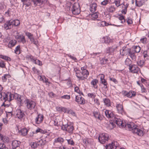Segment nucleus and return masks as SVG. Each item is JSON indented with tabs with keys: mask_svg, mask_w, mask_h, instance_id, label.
Segmentation results:
<instances>
[{
	"mask_svg": "<svg viewBox=\"0 0 149 149\" xmlns=\"http://www.w3.org/2000/svg\"><path fill=\"white\" fill-rule=\"evenodd\" d=\"M127 126L128 130L132 131L134 134H136L139 136L143 135V132L142 130L137 128L136 125H135L133 123L130 122L127 123Z\"/></svg>",
	"mask_w": 149,
	"mask_h": 149,
	"instance_id": "1",
	"label": "nucleus"
},
{
	"mask_svg": "<svg viewBox=\"0 0 149 149\" xmlns=\"http://www.w3.org/2000/svg\"><path fill=\"white\" fill-rule=\"evenodd\" d=\"M61 129L63 131H65L68 132L72 133L74 130L73 125L70 122H68L66 124H63L61 126Z\"/></svg>",
	"mask_w": 149,
	"mask_h": 149,
	"instance_id": "2",
	"label": "nucleus"
},
{
	"mask_svg": "<svg viewBox=\"0 0 149 149\" xmlns=\"http://www.w3.org/2000/svg\"><path fill=\"white\" fill-rule=\"evenodd\" d=\"M71 11L74 15H78L80 12V5L78 3H75L72 5Z\"/></svg>",
	"mask_w": 149,
	"mask_h": 149,
	"instance_id": "3",
	"label": "nucleus"
},
{
	"mask_svg": "<svg viewBox=\"0 0 149 149\" xmlns=\"http://www.w3.org/2000/svg\"><path fill=\"white\" fill-rule=\"evenodd\" d=\"M109 136L107 133H102L99 135L98 140L101 143H104L106 141H107L109 139Z\"/></svg>",
	"mask_w": 149,
	"mask_h": 149,
	"instance_id": "4",
	"label": "nucleus"
},
{
	"mask_svg": "<svg viewBox=\"0 0 149 149\" xmlns=\"http://www.w3.org/2000/svg\"><path fill=\"white\" fill-rule=\"evenodd\" d=\"M25 103L26 104L27 108L31 110L33 109L36 106L35 102L29 99L25 100Z\"/></svg>",
	"mask_w": 149,
	"mask_h": 149,
	"instance_id": "5",
	"label": "nucleus"
},
{
	"mask_svg": "<svg viewBox=\"0 0 149 149\" xmlns=\"http://www.w3.org/2000/svg\"><path fill=\"white\" fill-rule=\"evenodd\" d=\"M1 95L2 98H3V100H5L6 102V100H8V96L9 94V96L10 97V101H11L12 99V96H13V95H12L11 93L9 92H7L5 93L3 92H1Z\"/></svg>",
	"mask_w": 149,
	"mask_h": 149,
	"instance_id": "6",
	"label": "nucleus"
},
{
	"mask_svg": "<svg viewBox=\"0 0 149 149\" xmlns=\"http://www.w3.org/2000/svg\"><path fill=\"white\" fill-rule=\"evenodd\" d=\"M15 38L18 42H21L23 44L26 42L24 36L22 34H18L15 36Z\"/></svg>",
	"mask_w": 149,
	"mask_h": 149,
	"instance_id": "7",
	"label": "nucleus"
},
{
	"mask_svg": "<svg viewBox=\"0 0 149 149\" xmlns=\"http://www.w3.org/2000/svg\"><path fill=\"white\" fill-rule=\"evenodd\" d=\"M131 49L130 48H127L126 47H124L120 50V54L122 55H129L130 53Z\"/></svg>",
	"mask_w": 149,
	"mask_h": 149,
	"instance_id": "8",
	"label": "nucleus"
},
{
	"mask_svg": "<svg viewBox=\"0 0 149 149\" xmlns=\"http://www.w3.org/2000/svg\"><path fill=\"white\" fill-rule=\"evenodd\" d=\"M129 69L130 72L133 73H137L139 70V68L135 65L130 66Z\"/></svg>",
	"mask_w": 149,
	"mask_h": 149,
	"instance_id": "9",
	"label": "nucleus"
},
{
	"mask_svg": "<svg viewBox=\"0 0 149 149\" xmlns=\"http://www.w3.org/2000/svg\"><path fill=\"white\" fill-rule=\"evenodd\" d=\"M117 144L116 142H112L111 143H109L107 145L105 146L106 149H116L117 146L116 145Z\"/></svg>",
	"mask_w": 149,
	"mask_h": 149,
	"instance_id": "10",
	"label": "nucleus"
},
{
	"mask_svg": "<svg viewBox=\"0 0 149 149\" xmlns=\"http://www.w3.org/2000/svg\"><path fill=\"white\" fill-rule=\"evenodd\" d=\"M75 101L79 104H84L85 103V100L80 95L76 96Z\"/></svg>",
	"mask_w": 149,
	"mask_h": 149,
	"instance_id": "11",
	"label": "nucleus"
},
{
	"mask_svg": "<svg viewBox=\"0 0 149 149\" xmlns=\"http://www.w3.org/2000/svg\"><path fill=\"white\" fill-rule=\"evenodd\" d=\"M11 20L7 21L4 24V27L6 30L11 29L13 27Z\"/></svg>",
	"mask_w": 149,
	"mask_h": 149,
	"instance_id": "12",
	"label": "nucleus"
},
{
	"mask_svg": "<svg viewBox=\"0 0 149 149\" xmlns=\"http://www.w3.org/2000/svg\"><path fill=\"white\" fill-rule=\"evenodd\" d=\"M3 106L4 107L7 108L6 111V113H11L13 111L12 108L11 107L10 104H5L4 103H3V104L1 105V106Z\"/></svg>",
	"mask_w": 149,
	"mask_h": 149,
	"instance_id": "13",
	"label": "nucleus"
},
{
	"mask_svg": "<svg viewBox=\"0 0 149 149\" xmlns=\"http://www.w3.org/2000/svg\"><path fill=\"white\" fill-rule=\"evenodd\" d=\"M15 98L17 100V102L20 104H23L24 102L25 101L24 100V97L19 95H17L16 97L15 96Z\"/></svg>",
	"mask_w": 149,
	"mask_h": 149,
	"instance_id": "14",
	"label": "nucleus"
},
{
	"mask_svg": "<svg viewBox=\"0 0 149 149\" xmlns=\"http://www.w3.org/2000/svg\"><path fill=\"white\" fill-rule=\"evenodd\" d=\"M43 116L41 114H38L35 119V122L37 124H39L42 122L43 119Z\"/></svg>",
	"mask_w": 149,
	"mask_h": 149,
	"instance_id": "15",
	"label": "nucleus"
},
{
	"mask_svg": "<svg viewBox=\"0 0 149 149\" xmlns=\"http://www.w3.org/2000/svg\"><path fill=\"white\" fill-rule=\"evenodd\" d=\"M97 5L95 3H93L90 5V10L91 12L92 13L95 11L97 7Z\"/></svg>",
	"mask_w": 149,
	"mask_h": 149,
	"instance_id": "16",
	"label": "nucleus"
},
{
	"mask_svg": "<svg viewBox=\"0 0 149 149\" xmlns=\"http://www.w3.org/2000/svg\"><path fill=\"white\" fill-rule=\"evenodd\" d=\"M104 75L103 74H102L100 77V82L104 85V87L105 88H107V83L106 80L104 79Z\"/></svg>",
	"mask_w": 149,
	"mask_h": 149,
	"instance_id": "17",
	"label": "nucleus"
},
{
	"mask_svg": "<svg viewBox=\"0 0 149 149\" xmlns=\"http://www.w3.org/2000/svg\"><path fill=\"white\" fill-rule=\"evenodd\" d=\"M105 113L106 117L109 118L113 117L114 115L113 113L111 111L107 110H105Z\"/></svg>",
	"mask_w": 149,
	"mask_h": 149,
	"instance_id": "18",
	"label": "nucleus"
},
{
	"mask_svg": "<svg viewBox=\"0 0 149 149\" xmlns=\"http://www.w3.org/2000/svg\"><path fill=\"white\" fill-rule=\"evenodd\" d=\"M20 142L17 140H15L13 141L12 143V146L13 148L15 149L16 148L18 147L19 146Z\"/></svg>",
	"mask_w": 149,
	"mask_h": 149,
	"instance_id": "19",
	"label": "nucleus"
},
{
	"mask_svg": "<svg viewBox=\"0 0 149 149\" xmlns=\"http://www.w3.org/2000/svg\"><path fill=\"white\" fill-rule=\"evenodd\" d=\"M24 114L22 111H21V110H18L17 111V114L16 116L19 119H21L23 118L24 116Z\"/></svg>",
	"mask_w": 149,
	"mask_h": 149,
	"instance_id": "20",
	"label": "nucleus"
},
{
	"mask_svg": "<svg viewBox=\"0 0 149 149\" xmlns=\"http://www.w3.org/2000/svg\"><path fill=\"white\" fill-rule=\"evenodd\" d=\"M76 76L79 79V80H84V77L82 76L80 70L75 71Z\"/></svg>",
	"mask_w": 149,
	"mask_h": 149,
	"instance_id": "21",
	"label": "nucleus"
},
{
	"mask_svg": "<svg viewBox=\"0 0 149 149\" xmlns=\"http://www.w3.org/2000/svg\"><path fill=\"white\" fill-rule=\"evenodd\" d=\"M81 74L82 76L84 77V80L86 79L89 75V72L87 70H83L82 71Z\"/></svg>",
	"mask_w": 149,
	"mask_h": 149,
	"instance_id": "22",
	"label": "nucleus"
},
{
	"mask_svg": "<svg viewBox=\"0 0 149 149\" xmlns=\"http://www.w3.org/2000/svg\"><path fill=\"white\" fill-rule=\"evenodd\" d=\"M116 107L118 112L120 113H122L123 112V109L122 105L120 104H117Z\"/></svg>",
	"mask_w": 149,
	"mask_h": 149,
	"instance_id": "23",
	"label": "nucleus"
},
{
	"mask_svg": "<svg viewBox=\"0 0 149 149\" xmlns=\"http://www.w3.org/2000/svg\"><path fill=\"white\" fill-rule=\"evenodd\" d=\"M122 121L121 119L118 118H117L114 117L113 120V122L119 126H120L122 123Z\"/></svg>",
	"mask_w": 149,
	"mask_h": 149,
	"instance_id": "24",
	"label": "nucleus"
},
{
	"mask_svg": "<svg viewBox=\"0 0 149 149\" xmlns=\"http://www.w3.org/2000/svg\"><path fill=\"white\" fill-rule=\"evenodd\" d=\"M17 43V41L15 40H10L8 44V47L11 48L14 46Z\"/></svg>",
	"mask_w": 149,
	"mask_h": 149,
	"instance_id": "25",
	"label": "nucleus"
},
{
	"mask_svg": "<svg viewBox=\"0 0 149 149\" xmlns=\"http://www.w3.org/2000/svg\"><path fill=\"white\" fill-rule=\"evenodd\" d=\"M93 114L95 118H97L100 120H102V117L100 115V113L99 112L95 111L93 112Z\"/></svg>",
	"mask_w": 149,
	"mask_h": 149,
	"instance_id": "26",
	"label": "nucleus"
},
{
	"mask_svg": "<svg viewBox=\"0 0 149 149\" xmlns=\"http://www.w3.org/2000/svg\"><path fill=\"white\" fill-rule=\"evenodd\" d=\"M103 100L105 104V105L109 107L111 104V102L110 100L108 98H104Z\"/></svg>",
	"mask_w": 149,
	"mask_h": 149,
	"instance_id": "27",
	"label": "nucleus"
},
{
	"mask_svg": "<svg viewBox=\"0 0 149 149\" xmlns=\"http://www.w3.org/2000/svg\"><path fill=\"white\" fill-rule=\"evenodd\" d=\"M98 82V81L97 79H93L91 81V84L92 85L94 88H97L98 86L97 85V83Z\"/></svg>",
	"mask_w": 149,
	"mask_h": 149,
	"instance_id": "28",
	"label": "nucleus"
},
{
	"mask_svg": "<svg viewBox=\"0 0 149 149\" xmlns=\"http://www.w3.org/2000/svg\"><path fill=\"white\" fill-rule=\"evenodd\" d=\"M13 26H17L19 25L20 24V22L19 20L18 19L15 20H10Z\"/></svg>",
	"mask_w": 149,
	"mask_h": 149,
	"instance_id": "29",
	"label": "nucleus"
},
{
	"mask_svg": "<svg viewBox=\"0 0 149 149\" xmlns=\"http://www.w3.org/2000/svg\"><path fill=\"white\" fill-rule=\"evenodd\" d=\"M64 141V140L63 138L61 137H58V138L55 139L54 143H62Z\"/></svg>",
	"mask_w": 149,
	"mask_h": 149,
	"instance_id": "30",
	"label": "nucleus"
},
{
	"mask_svg": "<svg viewBox=\"0 0 149 149\" xmlns=\"http://www.w3.org/2000/svg\"><path fill=\"white\" fill-rule=\"evenodd\" d=\"M26 57L28 58V59H30L34 63L38 65H40V63H38L36 62V60H35V59L33 58V57L31 56L28 55Z\"/></svg>",
	"mask_w": 149,
	"mask_h": 149,
	"instance_id": "31",
	"label": "nucleus"
},
{
	"mask_svg": "<svg viewBox=\"0 0 149 149\" xmlns=\"http://www.w3.org/2000/svg\"><path fill=\"white\" fill-rule=\"evenodd\" d=\"M143 55L145 60H149V53L146 51H144L143 53Z\"/></svg>",
	"mask_w": 149,
	"mask_h": 149,
	"instance_id": "32",
	"label": "nucleus"
},
{
	"mask_svg": "<svg viewBox=\"0 0 149 149\" xmlns=\"http://www.w3.org/2000/svg\"><path fill=\"white\" fill-rule=\"evenodd\" d=\"M20 132L22 135L25 136L27 134L28 130L26 128H23L20 130Z\"/></svg>",
	"mask_w": 149,
	"mask_h": 149,
	"instance_id": "33",
	"label": "nucleus"
},
{
	"mask_svg": "<svg viewBox=\"0 0 149 149\" xmlns=\"http://www.w3.org/2000/svg\"><path fill=\"white\" fill-rule=\"evenodd\" d=\"M144 3L143 0H140L137 2V0H135L136 5L138 7H140L142 6Z\"/></svg>",
	"mask_w": 149,
	"mask_h": 149,
	"instance_id": "34",
	"label": "nucleus"
},
{
	"mask_svg": "<svg viewBox=\"0 0 149 149\" xmlns=\"http://www.w3.org/2000/svg\"><path fill=\"white\" fill-rule=\"evenodd\" d=\"M130 57L133 60H135L136 58V56L135 55L134 53L130 51V53H129V54Z\"/></svg>",
	"mask_w": 149,
	"mask_h": 149,
	"instance_id": "35",
	"label": "nucleus"
},
{
	"mask_svg": "<svg viewBox=\"0 0 149 149\" xmlns=\"http://www.w3.org/2000/svg\"><path fill=\"white\" fill-rule=\"evenodd\" d=\"M125 63L126 65L129 66L130 67V66L131 65H130L131 64L132 62L129 58H127L125 60Z\"/></svg>",
	"mask_w": 149,
	"mask_h": 149,
	"instance_id": "36",
	"label": "nucleus"
},
{
	"mask_svg": "<svg viewBox=\"0 0 149 149\" xmlns=\"http://www.w3.org/2000/svg\"><path fill=\"white\" fill-rule=\"evenodd\" d=\"M118 19L122 23H123L125 22V17L122 15H120L118 17Z\"/></svg>",
	"mask_w": 149,
	"mask_h": 149,
	"instance_id": "37",
	"label": "nucleus"
},
{
	"mask_svg": "<svg viewBox=\"0 0 149 149\" xmlns=\"http://www.w3.org/2000/svg\"><path fill=\"white\" fill-rule=\"evenodd\" d=\"M111 42H112V40L111 39H110V38L108 36L105 37V42L104 43L109 44Z\"/></svg>",
	"mask_w": 149,
	"mask_h": 149,
	"instance_id": "38",
	"label": "nucleus"
},
{
	"mask_svg": "<svg viewBox=\"0 0 149 149\" xmlns=\"http://www.w3.org/2000/svg\"><path fill=\"white\" fill-rule=\"evenodd\" d=\"M20 48V46L19 45L17 46L15 48V52L16 54H19L20 53V51H19Z\"/></svg>",
	"mask_w": 149,
	"mask_h": 149,
	"instance_id": "39",
	"label": "nucleus"
},
{
	"mask_svg": "<svg viewBox=\"0 0 149 149\" xmlns=\"http://www.w3.org/2000/svg\"><path fill=\"white\" fill-rule=\"evenodd\" d=\"M38 145V146H41L45 144V142L41 139H40L37 142Z\"/></svg>",
	"mask_w": 149,
	"mask_h": 149,
	"instance_id": "40",
	"label": "nucleus"
},
{
	"mask_svg": "<svg viewBox=\"0 0 149 149\" xmlns=\"http://www.w3.org/2000/svg\"><path fill=\"white\" fill-rule=\"evenodd\" d=\"M99 13L97 12H95L91 15V17L92 18L96 19L98 17Z\"/></svg>",
	"mask_w": 149,
	"mask_h": 149,
	"instance_id": "41",
	"label": "nucleus"
},
{
	"mask_svg": "<svg viewBox=\"0 0 149 149\" xmlns=\"http://www.w3.org/2000/svg\"><path fill=\"white\" fill-rule=\"evenodd\" d=\"M116 8L113 6H111L109 8V11L110 13H113L115 11Z\"/></svg>",
	"mask_w": 149,
	"mask_h": 149,
	"instance_id": "42",
	"label": "nucleus"
},
{
	"mask_svg": "<svg viewBox=\"0 0 149 149\" xmlns=\"http://www.w3.org/2000/svg\"><path fill=\"white\" fill-rule=\"evenodd\" d=\"M9 75L8 74H5L2 77V79L3 81L5 82L6 81L7 78H9Z\"/></svg>",
	"mask_w": 149,
	"mask_h": 149,
	"instance_id": "43",
	"label": "nucleus"
},
{
	"mask_svg": "<svg viewBox=\"0 0 149 149\" xmlns=\"http://www.w3.org/2000/svg\"><path fill=\"white\" fill-rule=\"evenodd\" d=\"M108 61L107 59L103 58L100 61V63L102 65L105 64L107 63Z\"/></svg>",
	"mask_w": 149,
	"mask_h": 149,
	"instance_id": "44",
	"label": "nucleus"
},
{
	"mask_svg": "<svg viewBox=\"0 0 149 149\" xmlns=\"http://www.w3.org/2000/svg\"><path fill=\"white\" fill-rule=\"evenodd\" d=\"M141 48L139 46H136L134 48V51L136 53H139L140 52Z\"/></svg>",
	"mask_w": 149,
	"mask_h": 149,
	"instance_id": "45",
	"label": "nucleus"
},
{
	"mask_svg": "<svg viewBox=\"0 0 149 149\" xmlns=\"http://www.w3.org/2000/svg\"><path fill=\"white\" fill-rule=\"evenodd\" d=\"M88 95L89 97L94 99L95 98L96 96L94 93H89L88 94Z\"/></svg>",
	"mask_w": 149,
	"mask_h": 149,
	"instance_id": "46",
	"label": "nucleus"
},
{
	"mask_svg": "<svg viewBox=\"0 0 149 149\" xmlns=\"http://www.w3.org/2000/svg\"><path fill=\"white\" fill-rule=\"evenodd\" d=\"M144 62L143 61L140 60L137 62V64L139 66L142 67L143 65Z\"/></svg>",
	"mask_w": 149,
	"mask_h": 149,
	"instance_id": "47",
	"label": "nucleus"
},
{
	"mask_svg": "<svg viewBox=\"0 0 149 149\" xmlns=\"http://www.w3.org/2000/svg\"><path fill=\"white\" fill-rule=\"evenodd\" d=\"M31 147L34 148H35L37 147L38 145L37 143L36 142L31 143Z\"/></svg>",
	"mask_w": 149,
	"mask_h": 149,
	"instance_id": "48",
	"label": "nucleus"
},
{
	"mask_svg": "<svg viewBox=\"0 0 149 149\" xmlns=\"http://www.w3.org/2000/svg\"><path fill=\"white\" fill-rule=\"evenodd\" d=\"M114 3L117 7H118L120 5V0H115Z\"/></svg>",
	"mask_w": 149,
	"mask_h": 149,
	"instance_id": "49",
	"label": "nucleus"
},
{
	"mask_svg": "<svg viewBox=\"0 0 149 149\" xmlns=\"http://www.w3.org/2000/svg\"><path fill=\"white\" fill-rule=\"evenodd\" d=\"M135 95V94H133L132 92H129L127 93V95L126 96L129 97H131L133 95L134 96Z\"/></svg>",
	"mask_w": 149,
	"mask_h": 149,
	"instance_id": "50",
	"label": "nucleus"
},
{
	"mask_svg": "<svg viewBox=\"0 0 149 149\" xmlns=\"http://www.w3.org/2000/svg\"><path fill=\"white\" fill-rule=\"evenodd\" d=\"M70 95H65L61 97V98L69 99L70 98Z\"/></svg>",
	"mask_w": 149,
	"mask_h": 149,
	"instance_id": "51",
	"label": "nucleus"
},
{
	"mask_svg": "<svg viewBox=\"0 0 149 149\" xmlns=\"http://www.w3.org/2000/svg\"><path fill=\"white\" fill-rule=\"evenodd\" d=\"M111 48V52H113L114 50L117 48V46L116 45H113L111 47H109Z\"/></svg>",
	"mask_w": 149,
	"mask_h": 149,
	"instance_id": "52",
	"label": "nucleus"
},
{
	"mask_svg": "<svg viewBox=\"0 0 149 149\" xmlns=\"http://www.w3.org/2000/svg\"><path fill=\"white\" fill-rule=\"evenodd\" d=\"M68 143L71 145H74V142L73 140L71 139L67 140Z\"/></svg>",
	"mask_w": 149,
	"mask_h": 149,
	"instance_id": "53",
	"label": "nucleus"
},
{
	"mask_svg": "<svg viewBox=\"0 0 149 149\" xmlns=\"http://www.w3.org/2000/svg\"><path fill=\"white\" fill-rule=\"evenodd\" d=\"M61 111L62 112H64V113H66V112H68V110L67 109L64 107H62L61 108Z\"/></svg>",
	"mask_w": 149,
	"mask_h": 149,
	"instance_id": "54",
	"label": "nucleus"
},
{
	"mask_svg": "<svg viewBox=\"0 0 149 149\" xmlns=\"http://www.w3.org/2000/svg\"><path fill=\"white\" fill-rule=\"evenodd\" d=\"M101 23L102 26V27L107 26L109 25V24L107 23L105 21H102Z\"/></svg>",
	"mask_w": 149,
	"mask_h": 149,
	"instance_id": "55",
	"label": "nucleus"
},
{
	"mask_svg": "<svg viewBox=\"0 0 149 149\" xmlns=\"http://www.w3.org/2000/svg\"><path fill=\"white\" fill-rule=\"evenodd\" d=\"M83 143L86 145H87L88 143V140L87 138H85L83 140Z\"/></svg>",
	"mask_w": 149,
	"mask_h": 149,
	"instance_id": "56",
	"label": "nucleus"
},
{
	"mask_svg": "<svg viewBox=\"0 0 149 149\" xmlns=\"http://www.w3.org/2000/svg\"><path fill=\"white\" fill-rule=\"evenodd\" d=\"M128 5L127 6L125 7L122 10V13H124L125 14L126 13L127 11V7Z\"/></svg>",
	"mask_w": 149,
	"mask_h": 149,
	"instance_id": "57",
	"label": "nucleus"
},
{
	"mask_svg": "<svg viewBox=\"0 0 149 149\" xmlns=\"http://www.w3.org/2000/svg\"><path fill=\"white\" fill-rule=\"evenodd\" d=\"M108 0H104L103 1H102L101 2V4L102 5H106L108 4Z\"/></svg>",
	"mask_w": 149,
	"mask_h": 149,
	"instance_id": "58",
	"label": "nucleus"
},
{
	"mask_svg": "<svg viewBox=\"0 0 149 149\" xmlns=\"http://www.w3.org/2000/svg\"><path fill=\"white\" fill-rule=\"evenodd\" d=\"M44 132V131H43L42 129L39 128H38V129L36 131V133L40 132L42 133H43Z\"/></svg>",
	"mask_w": 149,
	"mask_h": 149,
	"instance_id": "59",
	"label": "nucleus"
},
{
	"mask_svg": "<svg viewBox=\"0 0 149 149\" xmlns=\"http://www.w3.org/2000/svg\"><path fill=\"white\" fill-rule=\"evenodd\" d=\"M127 23L128 24H131L132 23V20L129 17H128L127 18Z\"/></svg>",
	"mask_w": 149,
	"mask_h": 149,
	"instance_id": "60",
	"label": "nucleus"
},
{
	"mask_svg": "<svg viewBox=\"0 0 149 149\" xmlns=\"http://www.w3.org/2000/svg\"><path fill=\"white\" fill-rule=\"evenodd\" d=\"M110 80L112 81L115 84H117L118 83L117 81L114 78H111L110 77Z\"/></svg>",
	"mask_w": 149,
	"mask_h": 149,
	"instance_id": "61",
	"label": "nucleus"
},
{
	"mask_svg": "<svg viewBox=\"0 0 149 149\" xmlns=\"http://www.w3.org/2000/svg\"><path fill=\"white\" fill-rule=\"evenodd\" d=\"M140 41L142 43L144 44L147 41V38H141L140 40Z\"/></svg>",
	"mask_w": 149,
	"mask_h": 149,
	"instance_id": "62",
	"label": "nucleus"
},
{
	"mask_svg": "<svg viewBox=\"0 0 149 149\" xmlns=\"http://www.w3.org/2000/svg\"><path fill=\"white\" fill-rule=\"evenodd\" d=\"M68 113L71 114L73 116L75 115V113L72 110H68Z\"/></svg>",
	"mask_w": 149,
	"mask_h": 149,
	"instance_id": "63",
	"label": "nucleus"
},
{
	"mask_svg": "<svg viewBox=\"0 0 149 149\" xmlns=\"http://www.w3.org/2000/svg\"><path fill=\"white\" fill-rule=\"evenodd\" d=\"M5 64L3 61H1L0 62V67L4 68L5 67Z\"/></svg>",
	"mask_w": 149,
	"mask_h": 149,
	"instance_id": "64",
	"label": "nucleus"
}]
</instances>
